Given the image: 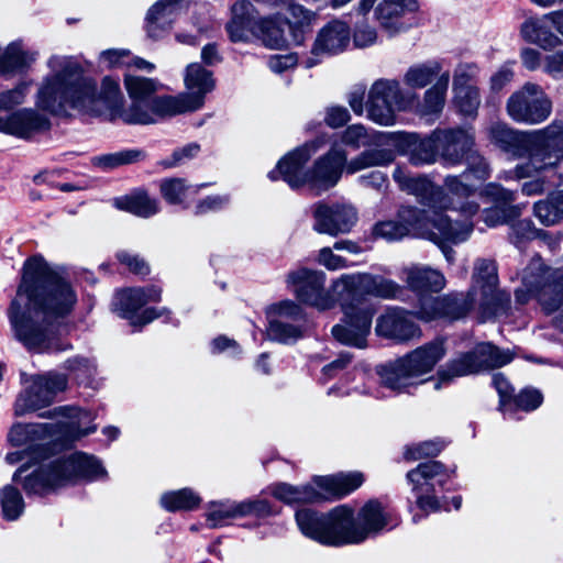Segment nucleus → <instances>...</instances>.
<instances>
[{"mask_svg": "<svg viewBox=\"0 0 563 563\" xmlns=\"http://www.w3.org/2000/svg\"><path fill=\"white\" fill-rule=\"evenodd\" d=\"M46 74L37 86L35 106L54 115H68L70 111L88 115L107 114L126 124H154L179 113L174 96L130 100L123 104L119 82L104 77L100 89L95 79L85 77L79 63L70 56L53 55Z\"/></svg>", "mask_w": 563, "mask_h": 563, "instance_id": "f257e3e1", "label": "nucleus"}, {"mask_svg": "<svg viewBox=\"0 0 563 563\" xmlns=\"http://www.w3.org/2000/svg\"><path fill=\"white\" fill-rule=\"evenodd\" d=\"M77 296L70 284L41 256L29 258L22 282L8 309L13 338L36 353L70 349L59 338L58 319L71 312Z\"/></svg>", "mask_w": 563, "mask_h": 563, "instance_id": "f03ea898", "label": "nucleus"}, {"mask_svg": "<svg viewBox=\"0 0 563 563\" xmlns=\"http://www.w3.org/2000/svg\"><path fill=\"white\" fill-rule=\"evenodd\" d=\"M46 460L26 449L5 455L9 464L23 462L14 472L12 481L20 484L27 496H43L78 481H93L106 475L101 463L95 456L82 452H75L51 462Z\"/></svg>", "mask_w": 563, "mask_h": 563, "instance_id": "7ed1b4c3", "label": "nucleus"}, {"mask_svg": "<svg viewBox=\"0 0 563 563\" xmlns=\"http://www.w3.org/2000/svg\"><path fill=\"white\" fill-rule=\"evenodd\" d=\"M394 180L402 191L413 195L421 205L439 212L450 211L463 218L452 217V223L471 222V218L478 212L479 206L473 201H466L474 192V185L467 183V173L459 176L449 175L443 180V186L434 185L426 176H411L404 168L396 167L393 173Z\"/></svg>", "mask_w": 563, "mask_h": 563, "instance_id": "20e7f679", "label": "nucleus"}, {"mask_svg": "<svg viewBox=\"0 0 563 563\" xmlns=\"http://www.w3.org/2000/svg\"><path fill=\"white\" fill-rule=\"evenodd\" d=\"M446 346L443 338L430 341L402 357L376 366L380 387L364 389L363 394L376 399L386 398L384 388L394 393H404L409 387L424 382L421 377L433 371L435 365L445 356Z\"/></svg>", "mask_w": 563, "mask_h": 563, "instance_id": "39448f33", "label": "nucleus"}, {"mask_svg": "<svg viewBox=\"0 0 563 563\" xmlns=\"http://www.w3.org/2000/svg\"><path fill=\"white\" fill-rule=\"evenodd\" d=\"M396 155L389 148L366 150L347 161V154L336 142L310 169L309 186L320 194L336 185L343 172L355 174L363 169L391 164Z\"/></svg>", "mask_w": 563, "mask_h": 563, "instance_id": "423d86ee", "label": "nucleus"}, {"mask_svg": "<svg viewBox=\"0 0 563 563\" xmlns=\"http://www.w3.org/2000/svg\"><path fill=\"white\" fill-rule=\"evenodd\" d=\"M297 525L307 538L329 547L361 543L363 536L357 530L355 511L347 505H340L327 514L311 509L296 512Z\"/></svg>", "mask_w": 563, "mask_h": 563, "instance_id": "0eeeda50", "label": "nucleus"}, {"mask_svg": "<svg viewBox=\"0 0 563 563\" xmlns=\"http://www.w3.org/2000/svg\"><path fill=\"white\" fill-rule=\"evenodd\" d=\"M515 297L520 305L537 299L544 311L555 313L553 323L563 331V268H550L540 257L532 258L521 274Z\"/></svg>", "mask_w": 563, "mask_h": 563, "instance_id": "6e6552de", "label": "nucleus"}, {"mask_svg": "<svg viewBox=\"0 0 563 563\" xmlns=\"http://www.w3.org/2000/svg\"><path fill=\"white\" fill-rule=\"evenodd\" d=\"M364 482L360 472L339 473L329 476H316L312 484L294 486L276 483L268 487L269 493L278 500L287 504H308L323 499L341 498L358 488Z\"/></svg>", "mask_w": 563, "mask_h": 563, "instance_id": "1a4fd4ad", "label": "nucleus"}, {"mask_svg": "<svg viewBox=\"0 0 563 563\" xmlns=\"http://www.w3.org/2000/svg\"><path fill=\"white\" fill-rule=\"evenodd\" d=\"M398 219L406 228V235H416L442 245L445 242L461 243L466 241L473 225L468 222L452 223V216L439 212L438 209L419 210L416 207H402L398 211Z\"/></svg>", "mask_w": 563, "mask_h": 563, "instance_id": "9d476101", "label": "nucleus"}, {"mask_svg": "<svg viewBox=\"0 0 563 563\" xmlns=\"http://www.w3.org/2000/svg\"><path fill=\"white\" fill-rule=\"evenodd\" d=\"M529 161L517 165L507 177L521 179L550 168L563 162V122L553 121L548 126L530 132Z\"/></svg>", "mask_w": 563, "mask_h": 563, "instance_id": "9b49d317", "label": "nucleus"}, {"mask_svg": "<svg viewBox=\"0 0 563 563\" xmlns=\"http://www.w3.org/2000/svg\"><path fill=\"white\" fill-rule=\"evenodd\" d=\"M418 96L405 92L395 79H378L372 84L366 99V117L376 124L390 126L396 113L417 106Z\"/></svg>", "mask_w": 563, "mask_h": 563, "instance_id": "f8f14e48", "label": "nucleus"}, {"mask_svg": "<svg viewBox=\"0 0 563 563\" xmlns=\"http://www.w3.org/2000/svg\"><path fill=\"white\" fill-rule=\"evenodd\" d=\"M511 360L512 355L509 351H500L490 343H478L472 351L456 355L438 371L439 382L435 388L457 377L504 366Z\"/></svg>", "mask_w": 563, "mask_h": 563, "instance_id": "ddd939ff", "label": "nucleus"}, {"mask_svg": "<svg viewBox=\"0 0 563 563\" xmlns=\"http://www.w3.org/2000/svg\"><path fill=\"white\" fill-rule=\"evenodd\" d=\"M338 298L352 300L360 307H367L366 296L396 299L402 295V287L395 280L369 273L343 274L332 282Z\"/></svg>", "mask_w": 563, "mask_h": 563, "instance_id": "4468645a", "label": "nucleus"}, {"mask_svg": "<svg viewBox=\"0 0 563 563\" xmlns=\"http://www.w3.org/2000/svg\"><path fill=\"white\" fill-rule=\"evenodd\" d=\"M161 295V288L154 285L125 288L115 292L112 300V310L121 318L129 320L132 327L141 328L167 312L165 308L141 310L148 302L159 301Z\"/></svg>", "mask_w": 563, "mask_h": 563, "instance_id": "2eb2a0df", "label": "nucleus"}, {"mask_svg": "<svg viewBox=\"0 0 563 563\" xmlns=\"http://www.w3.org/2000/svg\"><path fill=\"white\" fill-rule=\"evenodd\" d=\"M476 286L464 292H450L440 297H421L415 316L422 322L455 321L464 318L475 303Z\"/></svg>", "mask_w": 563, "mask_h": 563, "instance_id": "dca6fc26", "label": "nucleus"}, {"mask_svg": "<svg viewBox=\"0 0 563 563\" xmlns=\"http://www.w3.org/2000/svg\"><path fill=\"white\" fill-rule=\"evenodd\" d=\"M507 112L518 123L540 124L550 117L552 102L539 85L527 82L509 97Z\"/></svg>", "mask_w": 563, "mask_h": 563, "instance_id": "f3484780", "label": "nucleus"}, {"mask_svg": "<svg viewBox=\"0 0 563 563\" xmlns=\"http://www.w3.org/2000/svg\"><path fill=\"white\" fill-rule=\"evenodd\" d=\"M267 338L284 344H291L303 335L305 312L291 300L271 305L266 310Z\"/></svg>", "mask_w": 563, "mask_h": 563, "instance_id": "a211bd4d", "label": "nucleus"}, {"mask_svg": "<svg viewBox=\"0 0 563 563\" xmlns=\"http://www.w3.org/2000/svg\"><path fill=\"white\" fill-rule=\"evenodd\" d=\"M327 276L322 271L298 268L287 276V285L302 302L319 310L332 308L338 300L333 289L325 290Z\"/></svg>", "mask_w": 563, "mask_h": 563, "instance_id": "6ab92c4d", "label": "nucleus"}, {"mask_svg": "<svg viewBox=\"0 0 563 563\" xmlns=\"http://www.w3.org/2000/svg\"><path fill=\"white\" fill-rule=\"evenodd\" d=\"M351 42V27L347 22L333 19L325 23L318 32L310 52L302 57L301 64L311 68L324 58L344 52Z\"/></svg>", "mask_w": 563, "mask_h": 563, "instance_id": "aec40b11", "label": "nucleus"}, {"mask_svg": "<svg viewBox=\"0 0 563 563\" xmlns=\"http://www.w3.org/2000/svg\"><path fill=\"white\" fill-rule=\"evenodd\" d=\"M324 143V139L317 137L289 152L278 161L276 168L268 173V178H283L291 188L309 185L310 169H306L305 165Z\"/></svg>", "mask_w": 563, "mask_h": 563, "instance_id": "412c9836", "label": "nucleus"}, {"mask_svg": "<svg viewBox=\"0 0 563 563\" xmlns=\"http://www.w3.org/2000/svg\"><path fill=\"white\" fill-rule=\"evenodd\" d=\"M473 280L475 285H481L479 309L484 319L501 314L507 310L510 297L496 287L497 273L493 261H476Z\"/></svg>", "mask_w": 563, "mask_h": 563, "instance_id": "4be33fe9", "label": "nucleus"}, {"mask_svg": "<svg viewBox=\"0 0 563 563\" xmlns=\"http://www.w3.org/2000/svg\"><path fill=\"white\" fill-rule=\"evenodd\" d=\"M344 311V322L332 328V334L340 343L364 349L371 330L372 311L354 301L338 298Z\"/></svg>", "mask_w": 563, "mask_h": 563, "instance_id": "5701e85b", "label": "nucleus"}, {"mask_svg": "<svg viewBox=\"0 0 563 563\" xmlns=\"http://www.w3.org/2000/svg\"><path fill=\"white\" fill-rule=\"evenodd\" d=\"M66 386L67 378L63 374L47 373L33 377L31 386L21 393L15 400V415L23 416L48 406L55 395L63 391Z\"/></svg>", "mask_w": 563, "mask_h": 563, "instance_id": "b1692460", "label": "nucleus"}, {"mask_svg": "<svg viewBox=\"0 0 563 563\" xmlns=\"http://www.w3.org/2000/svg\"><path fill=\"white\" fill-rule=\"evenodd\" d=\"M407 479L417 495V505L426 514L440 509L438 499L429 495L435 485L442 486L448 479L444 466L437 461L420 463L407 473Z\"/></svg>", "mask_w": 563, "mask_h": 563, "instance_id": "393cba45", "label": "nucleus"}, {"mask_svg": "<svg viewBox=\"0 0 563 563\" xmlns=\"http://www.w3.org/2000/svg\"><path fill=\"white\" fill-rule=\"evenodd\" d=\"M312 229L319 234L338 236L349 233L357 222V212L347 203L317 202L311 207Z\"/></svg>", "mask_w": 563, "mask_h": 563, "instance_id": "a878e982", "label": "nucleus"}, {"mask_svg": "<svg viewBox=\"0 0 563 563\" xmlns=\"http://www.w3.org/2000/svg\"><path fill=\"white\" fill-rule=\"evenodd\" d=\"M187 92L174 96L178 100L179 113L191 112L203 106L207 93L214 89L216 82L212 73L198 63L187 66L185 74Z\"/></svg>", "mask_w": 563, "mask_h": 563, "instance_id": "bb28decb", "label": "nucleus"}, {"mask_svg": "<svg viewBox=\"0 0 563 563\" xmlns=\"http://www.w3.org/2000/svg\"><path fill=\"white\" fill-rule=\"evenodd\" d=\"M433 140L438 144L439 155L446 166H455L467 157L474 146L472 129L448 128L435 129Z\"/></svg>", "mask_w": 563, "mask_h": 563, "instance_id": "cd10ccee", "label": "nucleus"}, {"mask_svg": "<svg viewBox=\"0 0 563 563\" xmlns=\"http://www.w3.org/2000/svg\"><path fill=\"white\" fill-rule=\"evenodd\" d=\"M419 9L417 0H382L375 8V19L379 26L389 35L394 36L409 30L413 14Z\"/></svg>", "mask_w": 563, "mask_h": 563, "instance_id": "c85d7f7f", "label": "nucleus"}, {"mask_svg": "<svg viewBox=\"0 0 563 563\" xmlns=\"http://www.w3.org/2000/svg\"><path fill=\"white\" fill-rule=\"evenodd\" d=\"M57 439L53 423H16L8 433V440L13 446H25L45 459L48 457L51 443Z\"/></svg>", "mask_w": 563, "mask_h": 563, "instance_id": "c756f323", "label": "nucleus"}, {"mask_svg": "<svg viewBox=\"0 0 563 563\" xmlns=\"http://www.w3.org/2000/svg\"><path fill=\"white\" fill-rule=\"evenodd\" d=\"M49 126V119L32 108L18 110L5 118L0 115V132L19 139H31Z\"/></svg>", "mask_w": 563, "mask_h": 563, "instance_id": "7c9ffc66", "label": "nucleus"}, {"mask_svg": "<svg viewBox=\"0 0 563 563\" xmlns=\"http://www.w3.org/2000/svg\"><path fill=\"white\" fill-rule=\"evenodd\" d=\"M258 11L247 0H239L231 8V19L227 32L232 42H251L256 38L261 23Z\"/></svg>", "mask_w": 563, "mask_h": 563, "instance_id": "2f4dec72", "label": "nucleus"}, {"mask_svg": "<svg viewBox=\"0 0 563 563\" xmlns=\"http://www.w3.org/2000/svg\"><path fill=\"white\" fill-rule=\"evenodd\" d=\"M412 317L416 318L415 311L389 309L377 319L376 332L378 335L397 341L420 338L421 329L412 321Z\"/></svg>", "mask_w": 563, "mask_h": 563, "instance_id": "473e14b6", "label": "nucleus"}, {"mask_svg": "<svg viewBox=\"0 0 563 563\" xmlns=\"http://www.w3.org/2000/svg\"><path fill=\"white\" fill-rule=\"evenodd\" d=\"M389 143L404 145L409 161L412 165L422 166L437 162L439 155L438 144L433 140V132L426 139H420L417 134L393 133Z\"/></svg>", "mask_w": 563, "mask_h": 563, "instance_id": "72a5a7b5", "label": "nucleus"}, {"mask_svg": "<svg viewBox=\"0 0 563 563\" xmlns=\"http://www.w3.org/2000/svg\"><path fill=\"white\" fill-rule=\"evenodd\" d=\"M490 142L512 158L529 157L530 132L516 131L504 123H494L488 129Z\"/></svg>", "mask_w": 563, "mask_h": 563, "instance_id": "f704fd0d", "label": "nucleus"}, {"mask_svg": "<svg viewBox=\"0 0 563 563\" xmlns=\"http://www.w3.org/2000/svg\"><path fill=\"white\" fill-rule=\"evenodd\" d=\"M58 411L63 420L53 424L54 434L58 431L66 440H77L97 430L96 426H90L95 418L87 410L62 407Z\"/></svg>", "mask_w": 563, "mask_h": 563, "instance_id": "c9c22d12", "label": "nucleus"}, {"mask_svg": "<svg viewBox=\"0 0 563 563\" xmlns=\"http://www.w3.org/2000/svg\"><path fill=\"white\" fill-rule=\"evenodd\" d=\"M399 277L416 292H439L446 284L444 275L426 265L412 264L401 269Z\"/></svg>", "mask_w": 563, "mask_h": 563, "instance_id": "e433bc0d", "label": "nucleus"}, {"mask_svg": "<svg viewBox=\"0 0 563 563\" xmlns=\"http://www.w3.org/2000/svg\"><path fill=\"white\" fill-rule=\"evenodd\" d=\"M37 57L38 52L27 48L23 41H13L5 47H0V75L12 76L25 73Z\"/></svg>", "mask_w": 563, "mask_h": 563, "instance_id": "4c0bfd02", "label": "nucleus"}, {"mask_svg": "<svg viewBox=\"0 0 563 563\" xmlns=\"http://www.w3.org/2000/svg\"><path fill=\"white\" fill-rule=\"evenodd\" d=\"M356 525L357 530L363 536L361 537V543L369 537L378 534L386 527L391 523V516L377 500H369L366 503L357 514Z\"/></svg>", "mask_w": 563, "mask_h": 563, "instance_id": "58836bf2", "label": "nucleus"}, {"mask_svg": "<svg viewBox=\"0 0 563 563\" xmlns=\"http://www.w3.org/2000/svg\"><path fill=\"white\" fill-rule=\"evenodd\" d=\"M520 35L531 44L543 49H551L562 44V41L552 32L549 13L540 18H529L520 26Z\"/></svg>", "mask_w": 563, "mask_h": 563, "instance_id": "ea45409f", "label": "nucleus"}, {"mask_svg": "<svg viewBox=\"0 0 563 563\" xmlns=\"http://www.w3.org/2000/svg\"><path fill=\"white\" fill-rule=\"evenodd\" d=\"M184 1L185 0H159L148 10L146 30L151 37H159L172 26Z\"/></svg>", "mask_w": 563, "mask_h": 563, "instance_id": "a19ab883", "label": "nucleus"}, {"mask_svg": "<svg viewBox=\"0 0 563 563\" xmlns=\"http://www.w3.org/2000/svg\"><path fill=\"white\" fill-rule=\"evenodd\" d=\"M394 134L369 131L363 124L349 125L341 134L340 142L353 150L367 146L389 144Z\"/></svg>", "mask_w": 563, "mask_h": 563, "instance_id": "79ce46f5", "label": "nucleus"}, {"mask_svg": "<svg viewBox=\"0 0 563 563\" xmlns=\"http://www.w3.org/2000/svg\"><path fill=\"white\" fill-rule=\"evenodd\" d=\"M450 81V73L445 70L440 75L433 86L426 90L423 101L419 106L421 115H438L445 104V97Z\"/></svg>", "mask_w": 563, "mask_h": 563, "instance_id": "37998d69", "label": "nucleus"}, {"mask_svg": "<svg viewBox=\"0 0 563 563\" xmlns=\"http://www.w3.org/2000/svg\"><path fill=\"white\" fill-rule=\"evenodd\" d=\"M442 73V64L438 60L415 64L405 73L404 82L410 88L422 89Z\"/></svg>", "mask_w": 563, "mask_h": 563, "instance_id": "c03bdc74", "label": "nucleus"}, {"mask_svg": "<svg viewBox=\"0 0 563 563\" xmlns=\"http://www.w3.org/2000/svg\"><path fill=\"white\" fill-rule=\"evenodd\" d=\"M203 185H191L183 178H166L161 183V194L170 205H183L188 198L198 194Z\"/></svg>", "mask_w": 563, "mask_h": 563, "instance_id": "a18cd8bd", "label": "nucleus"}, {"mask_svg": "<svg viewBox=\"0 0 563 563\" xmlns=\"http://www.w3.org/2000/svg\"><path fill=\"white\" fill-rule=\"evenodd\" d=\"M240 501L223 500L208 504L206 518L210 528L227 525L230 520L242 518Z\"/></svg>", "mask_w": 563, "mask_h": 563, "instance_id": "49530a36", "label": "nucleus"}, {"mask_svg": "<svg viewBox=\"0 0 563 563\" xmlns=\"http://www.w3.org/2000/svg\"><path fill=\"white\" fill-rule=\"evenodd\" d=\"M286 10L295 19L294 22H287L291 42L295 45H301L305 42L306 34L309 32L313 13L295 0H290V3H287Z\"/></svg>", "mask_w": 563, "mask_h": 563, "instance_id": "de8ad7c7", "label": "nucleus"}, {"mask_svg": "<svg viewBox=\"0 0 563 563\" xmlns=\"http://www.w3.org/2000/svg\"><path fill=\"white\" fill-rule=\"evenodd\" d=\"M256 40L261 41L266 47L274 49L286 47L289 43L276 15L261 19Z\"/></svg>", "mask_w": 563, "mask_h": 563, "instance_id": "09e8293b", "label": "nucleus"}, {"mask_svg": "<svg viewBox=\"0 0 563 563\" xmlns=\"http://www.w3.org/2000/svg\"><path fill=\"white\" fill-rule=\"evenodd\" d=\"M114 205L121 210L142 218L152 217L159 211L157 200L148 197L144 192L117 198Z\"/></svg>", "mask_w": 563, "mask_h": 563, "instance_id": "8fccbe9b", "label": "nucleus"}, {"mask_svg": "<svg viewBox=\"0 0 563 563\" xmlns=\"http://www.w3.org/2000/svg\"><path fill=\"white\" fill-rule=\"evenodd\" d=\"M533 214L547 227L554 225L561 221L563 219V190L536 202Z\"/></svg>", "mask_w": 563, "mask_h": 563, "instance_id": "3c124183", "label": "nucleus"}, {"mask_svg": "<svg viewBox=\"0 0 563 563\" xmlns=\"http://www.w3.org/2000/svg\"><path fill=\"white\" fill-rule=\"evenodd\" d=\"M161 506L167 511L192 510L197 508L201 498L190 488L166 492L161 496Z\"/></svg>", "mask_w": 563, "mask_h": 563, "instance_id": "603ef678", "label": "nucleus"}, {"mask_svg": "<svg viewBox=\"0 0 563 563\" xmlns=\"http://www.w3.org/2000/svg\"><path fill=\"white\" fill-rule=\"evenodd\" d=\"M124 88L130 100L159 98L161 96L156 93L162 88V84L155 78L125 74Z\"/></svg>", "mask_w": 563, "mask_h": 563, "instance_id": "864d4df0", "label": "nucleus"}, {"mask_svg": "<svg viewBox=\"0 0 563 563\" xmlns=\"http://www.w3.org/2000/svg\"><path fill=\"white\" fill-rule=\"evenodd\" d=\"M0 507L5 520L14 521L19 519L25 508L20 490L12 485L0 487Z\"/></svg>", "mask_w": 563, "mask_h": 563, "instance_id": "5fc2aeb1", "label": "nucleus"}, {"mask_svg": "<svg viewBox=\"0 0 563 563\" xmlns=\"http://www.w3.org/2000/svg\"><path fill=\"white\" fill-rule=\"evenodd\" d=\"M142 156L143 153L139 150H124L97 156L92 159V163L102 170H111L123 165L139 162Z\"/></svg>", "mask_w": 563, "mask_h": 563, "instance_id": "6e6d98bb", "label": "nucleus"}, {"mask_svg": "<svg viewBox=\"0 0 563 563\" xmlns=\"http://www.w3.org/2000/svg\"><path fill=\"white\" fill-rule=\"evenodd\" d=\"M65 368L74 374L75 378L89 385L97 373L96 364L92 360L84 356H75L65 362Z\"/></svg>", "mask_w": 563, "mask_h": 563, "instance_id": "4d7b16f0", "label": "nucleus"}, {"mask_svg": "<svg viewBox=\"0 0 563 563\" xmlns=\"http://www.w3.org/2000/svg\"><path fill=\"white\" fill-rule=\"evenodd\" d=\"M454 103L464 115H474L481 104V97L476 87L461 88L454 91Z\"/></svg>", "mask_w": 563, "mask_h": 563, "instance_id": "13d9d810", "label": "nucleus"}, {"mask_svg": "<svg viewBox=\"0 0 563 563\" xmlns=\"http://www.w3.org/2000/svg\"><path fill=\"white\" fill-rule=\"evenodd\" d=\"M373 234L389 242L407 236L406 228L401 225L398 218L396 220L378 222L373 229Z\"/></svg>", "mask_w": 563, "mask_h": 563, "instance_id": "bf43d9fd", "label": "nucleus"}, {"mask_svg": "<svg viewBox=\"0 0 563 563\" xmlns=\"http://www.w3.org/2000/svg\"><path fill=\"white\" fill-rule=\"evenodd\" d=\"M520 213V206H510L507 208H492L484 211L483 219L487 225L496 227L509 222L510 219L519 217Z\"/></svg>", "mask_w": 563, "mask_h": 563, "instance_id": "052dcab7", "label": "nucleus"}, {"mask_svg": "<svg viewBox=\"0 0 563 563\" xmlns=\"http://www.w3.org/2000/svg\"><path fill=\"white\" fill-rule=\"evenodd\" d=\"M478 75V67L472 63H461L456 66L453 74V91L461 88H472V81Z\"/></svg>", "mask_w": 563, "mask_h": 563, "instance_id": "680f3d73", "label": "nucleus"}, {"mask_svg": "<svg viewBox=\"0 0 563 563\" xmlns=\"http://www.w3.org/2000/svg\"><path fill=\"white\" fill-rule=\"evenodd\" d=\"M443 445L438 441H424L418 444L408 446L405 452V459L407 461H416L424 457H431L438 455Z\"/></svg>", "mask_w": 563, "mask_h": 563, "instance_id": "e2e57ef3", "label": "nucleus"}, {"mask_svg": "<svg viewBox=\"0 0 563 563\" xmlns=\"http://www.w3.org/2000/svg\"><path fill=\"white\" fill-rule=\"evenodd\" d=\"M543 397L537 389L526 388L522 389L512 400V411L521 409L523 411H531L537 409L542 404Z\"/></svg>", "mask_w": 563, "mask_h": 563, "instance_id": "0e129e2a", "label": "nucleus"}, {"mask_svg": "<svg viewBox=\"0 0 563 563\" xmlns=\"http://www.w3.org/2000/svg\"><path fill=\"white\" fill-rule=\"evenodd\" d=\"M493 385L496 388V390L500 397V401H499L500 410L504 413L512 412V400H514V397L511 395L512 387L509 384V382L507 380V378L504 377L503 374L496 373L493 376Z\"/></svg>", "mask_w": 563, "mask_h": 563, "instance_id": "69168bd1", "label": "nucleus"}, {"mask_svg": "<svg viewBox=\"0 0 563 563\" xmlns=\"http://www.w3.org/2000/svg\"><path fill=\"white\" fill-rule=\"evenodd\" d=\"M131 53L128 49H107L100 53V63L107 68L131 67Z\"/></svg>", "mask_w": 563, "mask_h": 563, "instance_id": "338daca9", "label": "nucleus"}, {"mask_svg": "<svg viewBox=\"0 0 563 563\" xmlns=\"http://www.w3.org/2000/svg\"><path fill=\"white\" fill-rule=\"evenodd\" d=\"M467 168L464 173H467V180L470 176H474L477 180H485L489 177L490 169L487 162L478 154L471 153L467 157Z\"/></svg>", "mask_w": 563, "mask_h": 563, "instance_id": "774afa93", "label": "nucleus"}]
</instances>
